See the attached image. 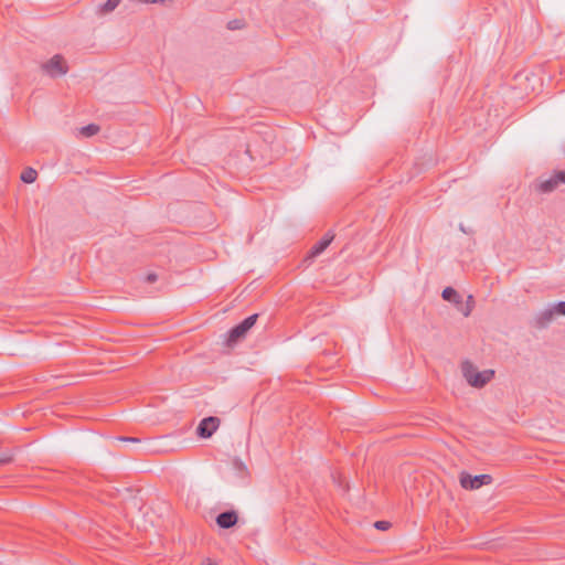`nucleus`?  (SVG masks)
Returning a JSON list of instances; mask_svg holds the SVG:
<instances>
[{"instance_id": "nucleus-19", "label": "nucleus", "mask_w": 565, "mask_h": 565, "mask_svg": "<svg viewBox=\"0 0 565 565\" xmlns=\"http://www.w3.org/2000/svg\"><path fill=\"white\" fill-rule=\"evenodd\" d=\"M119 440L128 443H139V439L135 437H120Z\"/></svg>"}, {"instance_id": "nucleus-9", "label": "nucleus", "mask_w": 565, "mask_h": 565, "mask_svg": "<svg viewBox=\"0 0 565 565\" xmlns=\"http://www.w3.org/2000/svg\"><path fill=\"white\" fill-rule=\"evenodd\" d=\"M554 316L555 313L553 312L552 307L542 310L535 317V326L540 329L546 328L553 320Z\"/></svg>"}, {"instance_id": "nucleus-7", "label": "nucleus", "mask_w": 565, "mask_h": 565, "mask_svg": "<svg viewBox=\"0 0 565 565\" xmlns=\"http://www.w3.org/2000/svg\"><path fill=\"white\" fill-rule=\"evenodd\" d=\"M237 521H238V515L234 510L221 512L216 516V524L221 529H231L237 523Z\"/></svg>"}, {"instance_id": "nucleus-18", "label": "nucleus", "mask_w": 565, "mask_h": 565, "mask_svg": "<svg viewBox=\"0 0 565 565\" xmlns=\"http://www.w3.org/2000/svg\"><path fill=\"white\" fill-rule=\"evenodd\" d=\"M157 279H158V276H157V274H154V273H149V274L146 276V278H145V280H146L147 282H149V284H152V282L157 281Z\"/></svg>"}, {"instance_id": "nucleus-4", "label": "nucleus", "mask_w": 565, "mask_h": 565, "mask_svg": "<svg viewBox=\"0 0 565 565\" xmlns=\"http://www.w3.org/2000/svg\"><path fill=\"white\" fill-rule=\"evenodd\" d=\"M559 184H565V171H555L554 174L546 180L537 179L534 189L539 193H552Z\"/></svg>"}, {"instance_id": "nucleus-3", "label": "nucleus", "mask_w": 565, "mask_h": 565, "mask_svg": "<svg viewBox=\"0 0 565 565\" xmlns=\"http://www.w3.org/2000/svg\"><path fill=\"white\" fill-rule=\"evenodd\" d=\"M492 481L493 479L490 475L471 476L466 471H462L459 475L460 486L466 490H477L482 486L491 484Z\"/></svg>"}, {"instance_id": "nucleus-15", "label": "nucleus", "mask_w": 565, "mask_h": 565, "mask_svg": "<svg viewBox=\"0 0 565 565\" xmlns=\"http://www.w3.org/2000/svg\"><path fill=\"white\" fill-rule=\"evenodd\" d=\"M244 26H245L244 21H243V20H239V19L231 20V21H228V23H227V29H228V30H232V31H234V30H241V29H243Z\"/></svg>"}, {"instance_id": "nucleus-6", "label": "nucleus", "mask_w": 565, "mask_h": 565, "mask_svg": "<svg viewBox=\"0 0 565 565\" xmlns=\"http://www.w3.org/2000/svg\"><path fill=\"white\" fill-rule=\"evenodd\" d=\"M218 426H220V418L214 417V416L203 418L196 428V434L201 438H210L214 434V431L218 428Z\"/></svg>"}, {"instance_id": "nucleus-13", "label": "nucleus", "mask_w": 565, "mask_h": 565, "mask_svg": "<svg viewBox=\"0 0 565 565\" xmlns=\"http://www.w3.org/2000/svg\"><path fill=\"white\" fill-rule=\"evenodd\" d=\"M99 130L100 127L98 125L89 124L81 128V135H83L84 137H93L96 134H98Z\"/></svg>"}, {"instance_id": "nucleus-17", "label": "nucleus", "mask_w": 565, "mask_h": 565, "mask_svg": "<svg viewBox=\"0 0 565 565\" xmlns=\"http://www.w3.org/2000/svg\"><path fill=\"white\" fill-rule=\"evenodd\" d=\"M392 526V524L388 521H376L374 523V527L380 531H386Z\"/></svg>"}, {"instance_id": "nucleus-8", "label": "nucleus", "mask_w": 565, "mask_h": 565, "mask_svg": "<svg viewBox=\"0 0 565 565\" xmlns=\"http://www.w3.org/2000/svg\"><path fill=\"white\" fill-rule=\"evenodd\" d=\"M333 238L334 234H332L331 232L326 233L324 236L311 247L309 252V257L315 258L322 252H324L328 248V246L332 243Z\"/></svg>"}, {"instance_id": "nucleus-21", "label": "nucleus", "mask_w": 565, "mask_h": 565, "mask_svg": "<svg viewBox=\"0 0 565 565\" xmlns=\"http://www.w3.org/2000/svg\"><path fill=\"white\" fill-rule=\"evenodd\" d=\"M11 457L10 456H6V457H1L0 458V463H7V462H10L11 461Z\"/></svg>"}, {"instance_id": "nucleus-22", "label": "nucleus", "mask_w": 565, "mask_h": 565, "mask_svg": "<svg viewBox=\"0 0 565 565\" xmlns=\"http://www.w3.org/2000/svg\"><path fill=\"white\" fill-rule=\"evenodd\" d=\"M460 230L466 233V230L463 228L462 225H460Z\"/></svg>"}, {"instance_id": "nucleus-1", "label": "nucleus", "mask_w": 565, "mask_h": 565, "mask_svg": "<svg viewBox=\"0 0 565 565\" xmlns=\"http://www.w3.org/2000/svg\"><path fill=\"white\" fill-rule=\"evenodd\" d=\"M461 370L462 375L469 383V385L476 388H482L494 376L493 370H484L482 372H479L469 361L462 363Z\"/></svg>"}, {"instance_id": "nucleus-2", "label": "nucleus", "mask_w": 565, "mask_h": 565, "mask_svg": "<svg viewBox=\"0 0 565 565\" xmlns=\"http://www.w3.org/2000/svg\"><path fill=\"white\" fill-rule=\"evenodd\" d=\"M258 315L254 313L245 318L243 321L234 326L232 329H230V331L227 332L226 345L234 347L236 343L245 339L247 332L256 323Z\"/></svg>"}, {"instance_id": "nucleus-14", "label": "nucleus", "mask_w": 565, "mask_h": 565, "mask_svg": "<svg viewBox=\"0 0 565 565\" xmlns=\"http://www.w3.org/2000/svg\"><path fill=\"white\" fill-rule=\"evenodd\" d=\"M473 307V298L472 296H468L467 302L463 305H458L457 308L465 317H468L471 313Z\"/></svg>"}, {"instance_id": "nucleus-16", "label": "nucleus", "mask_w": 565, "mask_h": 565, "mask_svg": "<svg viewBox=\"0 0 565 565\" xmlns=\"http://www.w3.org/2000/svg\"><path fill=\"white\" fill-rule=\"evenodd\" d=\"M552 308L555 315L565 316V301H559Z\"/></svg>"}, {"instance_id": "nucleus-12", "label": "nucleus", "mask_w": 565, "mask_h": 565, "mask_svg": "<svg viewBox=\"0 0 565 565\" xmlns=\"http://www.w3.org/2000/svg\"><path fill=\"white\" fill-rule=\"evenodd\" d=\"M38 172L33 168H26L21 173V180L24 183H33L36 180Z\"/></svg>"}, {"instance_id": "nucleus-11", "label": "nucleus", "mask_w": 565, "mask_h": 565, "mask_svg": "<svg viewBox=\"0 0 565 565\" xmlns=\"http://www.w3.org/2000/svg\"><path fill=\"white\" fill-rule=\"evenodd\" d=\"M121 0H107L105 3L97 7L96 13L105 15L113 12L120 3Z\"/></svg>"}, {"instance_id": "nucleus-5", "label": "nucleus", "mask_w": 565, "mask_h": 565, "mask_svg": "<svg viewBox=\"0 0 565 565\" xmlns=\"http://www.w3.org/2000/svg\"><path fill=\"white\" fill-rule=\"evenodd\" d=\"M42 71L51 76L52 78L65 75L68 71V66L64 57L60 54L54 55L49 61L41 65Z\"/></svg>"}, {"instance_id": "nucleus-10", "label": "nucleus", "mask_w": 565, "mask_h": 565, "mask_svg": "<svg viewBox=\"0 0 565 565\" xmlns=\"http://www.w3.org/2000/svg\"><path fill=\"white\" fill-rule=\"evenodd\" d=\"M441 297L444 300L455 303L456 306L462 305V297L452 287H446L443 290Z\"/></svg>"}, {"instance_id": "nucleus-20", "label": "nucleus", "mask_w": 565, "mask_h": 565, "mask_svg": "<svg viewBox=\"0 0 565 565\" xmlns=\"http://www.w3.org/2000/svg\"><path fill=\"white\" fill-rule=\"evenodd\" d=\"M201 565H217L213 559L205 558Z\"/></svg>"}]
</instances>
